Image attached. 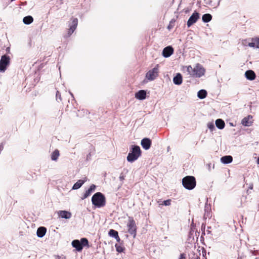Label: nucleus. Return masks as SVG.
Listing matches in <instances>:
<instances>
[{"instance_id": "1", "label": "nucleus", "mask_w": 259, "mask_h": 259, "mask_svg": "<svg viewBox=\"0 0 259 259\" xmlns=\"http://www.w3.org/2000/svg\"><path fill=\"white\" fill-rule=\"evenodd\" d=\"M187 71L190 75L195 77H200L204 74L205 72V69L199 64H197L194 68L191 65L188 66Z\"/></svg>"}, {"instance_id": "2", "label": "nucleus", "mask_w": 259, "mask_h": 259, "mask_svg": "<svg viewBox=\"0 0 259 259\" xmlns=\"http://www.w3.org/2000/svg\"><path fill=\"white\" fill-rule=\"evenodd\" d=\"M93 205L97 207H102L106 204V199L104 195L101 192L95 193L92 198Z\"/></svg>"}, {"instance_id": "3", "label": "nucleus", "mask_w": 259, "mask_h": 259, "mask_svg": "<svg viewBox=\"0 0 259 259\" xmlns=\"http://www.w3.org/2000/svg\"><path fill=\"white\" fill-rule=\"evenodd\" d=\"M141 155V150L139 146H132L131 150L127 156V160L133 162L138 159Z\"/></svg>"}, {"instance_id": "4", "label": "nucleus", "mask_w": 259, "mask_h": 259, "mask_svg": "<svg viewBox=\"0 0 259 259\" xmlns=\"http://www.w3.org/2000/svg\"><path fill=\"white\" fill-rule=\"evenodd\" d=\"M183 186L187 189L192 190L196 186V180L193 176H186L182 180Z\"/></svg>"}, {"instance_id": "5", "label": "nucleus", "mask_w": 259, "mask_h": 259, "mask_svg": "<svg viewBox=\"0 0 259 259\" xmlns=\"http://www.w3.org/2000/svg\"><path fill=\"white\" fill-rule=\"evenodd\" d=\"M72 245L78 251H81L83 246H89L88 240L85 238H81L80 241L77 239L73 240Z\"/></svg>"}, {"instance_id": "6", "label": "nucleus", "mask_w": 259, "mask_h": 259, "mask_svg": "<svg viewBox=\"0 0 259 259\" xmlns=\"http://www.w3.org/2000/svg\"><path fill=\"white\" fill-rule=\"evenodd\" d=\"M127 227L128 228V232L131 235H133L134 238H135L137 234V226L133 218L129 217Z\"/></svg>"}, {"instance_id": "7", "label": "nucleus", "mask_w": 259, "mask_h": 259, "mask_svg": "<svg viewBox=\"0 0 259 259\" xmlns=\"http://www.w3.org/2000/svg\"><path fill=\"white\" fill-rule=\"evenodd\" d=\"M158 72L159 65L157 64L155 67L147 72L146 77L149 80H153L158 76Z\"/></svg>"}, {"instance_id": "8", "label": "nucleus", "mask_w": 259, "mask_h": 259, "mask_svg": "<svg viewBox=\"0 0 259 259\" xmlns=\"http://www.w3.org/2000/svg\"><path fill=\"white\" fill-rule=\"evenodd\" d=\"M10 62V58L9 56L6 55L2 56L0 60V71H5Z\"/></svg>"}, {"instance_id": "9", "label": "nucleus", "mask_w": 259, "mask_h": 259, "mask_svg": "<svg viewBox=\"0 0 259 259\" xmlns=\"http://www.w3.org/2000/svg\"><path fill=\"white\" fill-rule=\"evenodd\" d=\"M199 18V13L196 12L193 13L187 21V26L190 27L191 26L196 23Z\"/></svg>"}, {"instance_id": "10", "label": "nucleus", "mask_w": 259, "mask_h": 259, "mask_svg": "<svg viewBox=\"0 0 259 259\" xmlns=\"http://www.w3.org/2000/svg\"><path fill=\"white\" fill-rule=\"evenodd\" d=\"M151 144V140L147 138L143 139L141 142L142 147L145 150H148L150 148Z\"/></svg>"}, {"instance_id": "11", "label": "nucleus", "mask_w": 259, "mask_h": 259, "mask_svg": "<svg viewBox=\"0 0 259 259\" xmlns=\"http://www.w3.org/2000/svg\"><path fill=\"white\" fill-rule=\"evenodd\" d=\"M78 24V19L77 18H72L71 25L70 26V28L68 30V35H70L76 29Z\"/></svg>"}, {"instance_id": "12", "label": "nucleus", "mask_w": 259, "mask_h": 259, "mask_svg": "<svg viewBox=\"0 0 259 259\" xmlns=\"http://www.w3.org/2000/svg\"><path fill=\"white\" fill-rule=\"evenodd\" d=\"M174 53V49L171 46H168L164 48L162 51V55L167 58L170 56Z\"/></svg>"}, {"instance_id": "13", "label": "nucleus", "mask_w": 259, "mask_h": 259, "mask_svg": "<svg viewBox=\"0 0 259 259\" xmlns=\"http://www.w3.org/2000/svg\"><path fill=\"white\" fill-rule=\"evenodd\" d=\"M246 78L250 80H254L256 77L254 72L251 70H247L245 73Z\"/></svg>"}, {"instance_id": "14", "label": "nucleus", "mask_w": 259, "mask_h": 259, "mask_svg": "<svg viewBox=\"0 0 259 259\" xmlns=\"http://www.w3.org/2000/svg\"><path fill=\"white\" fill-rule=\"evenodd\" d=\"M252 117L251 115H248L243 118L241 121V123L245 126H250L252 123Z\"/></svg>"}, {"instance_id": "15", "label": "nucleus", "mask_w": 259, "mask_h": 259, "mask_svg": "<svg viewBox=\"0 0 259 259\" xmlns=\"http://www.w3.org/2000/svg\"><path fill=\"white\" fill-rule=\"evenodd\" d=\"M146 97V92L145 90H140L135 94V98L139 100H144Z\"/></svg>"}, {"instance_id": "16", "label": "nucleus", "mask_w": 259, "mask_h": 259, "mask_svg": "<svg viewBox=\"0 0 259 259\" xmlns=\"http://www.w3.org/2000/svg\"><path fill=\"white\" fill-rule=\"evenodd\" d=\"M95 188H96L95 185L94 184H92L90 186V187L89 188V189L85 192V193H84L81 199H84L87 198L88 197H89L91 194V193L93 192V191L95 190Z\"/></svg>"}, {"instance_id": "17", "label": "nucleus", "mask_w": 259, "mask_h": 259, "mask_svg": "<svg viewBox=\"0 0 259 259\" xmlns=\"http://www.w3.org/2000/svg\"><path fill=\"white\" fill-rule=\"evenodd\" d=\"M58 215L59 217H61L62 218H65V219H69L71 217V214L70 212L65 211V210H60L58 212Z\"/></svg>"}, {"instance_id": "18", "label": "nucleus", "mask_w": 259, "mask_h": 259, "mask_svg": "<svg viewBox=\"0 0 259 259\" xmlns=\"http://www.w3.org/2000/svg\"><path fill=\"white\" fill-rule=\"evenodd\" d=\"M251 42L248 44V46L252 48H259V38H253Z\"/></svg>"}, {"instance_id": "19", "label": "nucleus", "mask_w": 259, "mask_h": 259, "mask_svg": "<svg viewBox=\"0 0 259 259\" xmlns=\"http://www.w3.org/2000/svg\"><path fill=\"white\" fill-rule=\"evenodd\" d=\"M182 76L180 73H177L173 78L174 83L177 85L181 84L182 83Z\"/></svg>"}, {"instance_id": "20", "label": "nucleus", "mask_w": 259, "mask_h": 259, "mask_svg": "<svg viewBox=\"0 0 259 259\" xmlns=\"http://www.w3.org/2000/svg\"><path fill=\"white\" fill-rule=\"evenodd\" d=\"M47 232V229L44 227H40L37 229V235L38 237H42L45 236Z\"/></svg>"}, {"instance_id": "21", "label": "nucleus", "mask_w": 259, "mask_h": 259, "mask_svg": "<svg viewBox=\"0 0 259 259\" xmlns=\"http://www.w3.org/2000/svg\"><path fill=\"white\" fill-rule=\"evenodd\" d=\"M221 162L225 164H228L233 161V157L230 155L224 156L221 158Z\"/></svg>"}, {"instance_id": "22", "label": "nucleus", "mask_w": 259, "mask_h": 259, "mask_svg": "<svg viewBox=\"0 0 259 259\" xmlns=\"http://www.w3.org/2000/svg\"><path fill=\"white\" fill-rule=\"evenodd\" d=\"M215 125L218 128L222 130L224 128L225 123L222 119H218L215 121Z\"/></svg>"}, {"instance_id": "23", "label": "nucleus", "mask_w": 259, "mask_h": 259, "mask_svg": "<svg viewBox=\"0 0 259 259\" xmlns=\"http://www.w3.org/2000/svg\"><path fill=\"white\" fill-rule=\"evenodd\" d=\"M86 180H79L76 182L73 185L72 189H78L81 187V186L84 183Z\"/></svg>"}, {"instance_id": "24", "label": "nucleus", "mask_w": 259, "mask_h": 259, "mask_svg": "<svg viewBox=\"0 0 259 259\" xmlns=\"http://www.w3.org/2000/svg\"><path fill=\"white\" fill-rule=\"evenodd\" d=\"M202 21L204 22L207 23L210 21L212 19V16L210 14H205L202 16Z\"/></svg>"}, {"instance_id": "25", "label": "nucleus", "mask_w": 259, "mask_h": 259, "mask_svg": "<svg viewBox=\"0 0 259 259\" xmlns=\"http://www.w3.org/2000/svg\"><path fill=\"white\" fill-rule=\"evenodd\" d=\"M60 155L59 151L58 149H56L52 153L51 155V159L52 160L56 161L58 159L59 156Z\"/></svg>"}, {"instance_id": "26", "label": "nucleus", "mask_w": 259, "mask_h": 259, "mask_svg": "<svg viewBox=\"0 0 259 259\" xmlns=\"http://www.w3.org/2000/svg\"><path fill=\"white\" fill-rule=\"evenodd\" d=\"M33 18L31 16H26L23 19V21L25 24H30L33 22Z\"/></svg>"}, {"instance_id": "27", "label": "nucleus", "mask_w": 259, "mask_h": 259, "mask_svg": "<svg viewBox=\"0 0 259 259\" xmlns=\"http://www.w3.org/2000/svg\"><path fill=\"white\" fill-rule=\"evenodd\" d=\"M197 95L200 99H204L207 96V92L205 90H201L198 92Z\"/></svg>"}, {"instance_id": "28", "label": "nucleus", "mask_w": 259, "mask_h": 259, "mask_svg": "<svg viewBox=\"0 0 259 259\" xmlns=\"http://www.w3.org/2000/svg\"><path fill=\"white\" fill-rule=\"evenodd\" d=\"M115 246L116 251L119 253L123 252L125 250V248L120 244H116Z\"/></svg>"}, {"instance_id": "29", "label": "nucleus", "mask_w": 259, "mask_h": 259, "mask_svg": "<svg viewBox=\"0 0 259 259\" xmlns=\"http://www.w3.org/2000/svg\"><path fill=\"white\" fill-rule=\"evenodd\" d=\"M108 234L110 236H112L114 238H117V237H118V233L117 231L115 230L110 229L109 231Z\"/></svg>"}, {"instance_id": "30", "label": "nucleus", "mask_w": 259, "mask_h": 259, "mask_svg": "<svg viewBox=\"0 0 259 259\" xmlns=\"http://www.w3.org/2000/svg\"><path fill=\"white\" fill-rule=\"evenodd\" d=\"M171 199H167L166 200H164L162 201L161 203H160V205H164L165 206H169L171 204Z\"/></svg>"}, {"instance_id": "31", "label": "nucleus", "mask_w": 259, "mask_h": 259, "mask_svg": "<svg viewBox=\"0 0 259 259\" xmlns=\"http://www.w3.org/2000/svg\"><path fill=\"white\" fill-rule=\"evenodd\" d=\"M175 22V21L173 20H172L170 21V22L167 27L169 30H171L174 27Z\"/></svg>"}, {"instance_id": "32", "label": "nucleus", "mask_w": 259, "mask_h": 259, "mask_svg": "<svg viewBox=\"0 0 259 259\" xmlns=\"http://www.w3.org/2000/svg\"><path fill=\"white\" fill-rule=\"evenodd\" d=\"M207 126L211 131H213L215 128L214 124L212 122L208 123Z\"/></svg>"}, {"instance_id": "33", "label": "nucleus", "mask_w": 259, "mask_h": 259, "mask_svg": "<svg viewBox=\"0 0 259 259\" xmlns=\"http://www.w3.org/2000/svg\"><path fill=\"white\" fill-rule=\"evenodd\" d=\"M56 100H59L60 101H62V98H61V94L58 91L56 92Z\"/></svg>"}, {"instance_id": "34", "label": "nucleus", "mask_w": 259, "mask_h": 259, "mask_svg": "<svg viewBox=\"0 0 259 259\" xmlns=\"http://www.w3.org/2000/svg\"><path fill=\"white\" fill-rule=\"evenodd\" d=\"M179 259H187L186 254L184 253H181Z\"/></svg>"}, {"instance_id": "35", "label": "nucleus", "mask_w": 259, "mask_h": 259, "mask_svg": "<svg viewBox=\"0 0 259 259\" xmlns=\"http://www.w3.org/2000/svg\"><path fill=\"white\" fill-rule=\"evenodd\" d=\"M119 179L120 180H122V181L124 180L125 176L122 173H121L120 175Z\"/></svg>"}, {"instance_id": "36", "label": "nucleus", "mask_w": 259, "mask_h": 259, "mask_svg": "<svg viewBox=\"0 0 259 259\" xmlns=\"http://www.w3.org/2000/svg\"><path fill=\"white\" fill-rule=\"evenodd\" d=\"M202 249L203 256H205L206 255V250L204 249V248H202Z\"/></svg>"}, {"instance_id": "37", "label": "nucleus", "mask_w": 259, "mask_h": 259, "mask_svg": "<svg viewBox=\"0 0 259 259\" xmlns=\"http://www.w3.org/2000/svg\"><path fill=\"white\" fill-rule=\"evenodd\" d=\"M116 239V240H117V241L118 242H119L120 241V237H119V235H118V237H117V238H115Z\"/></svg>"}, {"instance_id": "38", "label": "nucleus", "mask_w": 259, "mask_h": 259, "mask_svg": "<svg viewBox=\"0 0 259 259\" xmlns=\"http://www.w3.org/2000/svg\"><path fill=\"white\" fill-rule=\"evenodd\" d=\"M3 146L0 145V152L3 149Z\"/></svg>"}, {"instance_id": "39", "label": "nucleus", "mask_w": 259, "mask_h": 259, "mask_svg": "<svg viewBox=\"0 0 259 259\" xmlns=\"http://www.w3.org/2000/svg\"><path fill=\"white\" fill-rule=\"evenodd\" d=\"M257 164H259V157L257 159Z\"/></svg>"}, {"instance_id": "40", "label": "nucleus", "mask_w": 259, "mask_h": 259, "mask_svg": "<svg viewBox=\"0 0 259 259\" xmlns=\"http://www.w3.org/2000/svg\"><path fill=\"white\" fill-rule=\"evenodd\" d=\"M158 203H159V204L161 203V201H160L159 200L157 201Z\"/></svg>"}]
</instances>
